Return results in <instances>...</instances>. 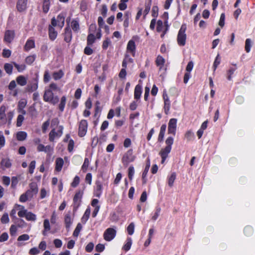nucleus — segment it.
Instances as JSON below:
<instances>
[{"label": "nucleus", "instance_id": "nucleus-1", "mask_svg": "<svg viewBox=\"0 0 255 255\" xmlns=\"http://www.w3.org/2000/svg\"><path fill=\"white\" fill-rule=\"evenodd\" d=\"M84 192V188L82 189H78L75 192L73 198V203L72 205L73 212H76L81 206Z\"/></svg>", "mask_w": 255, "mask_h": 255}, {"label": "nucleus", "instance_id": "nucleus-2", "mask_svg": "<svg viewBox=\"0 0 255 255\" xmlns=\"http://www.w3.org/2000/svg\"><path fill=\"white\" fill-rule=\"evenodd\" d=\"M186 28V25L183 24L178 32L177 42L178 45L180 46H184L186 44L187 35L185 32Z\"/></svg>", "mask_w": 255, "mask_h": 255}, {"label": "nucleus", "instance_id": "nucleus-3", "mask_svg": "<svg viewBox=\"0 0 255 255\" xmlns=\"http://www.w3.org/2000/svg\"><path fill=\"white\" fill-rule=\"evenodd\" d=\"M135 159V156L133 155V150L130 149L124 154L122 160L124 165H128L129 162H133Z\"/></svg>", "mask_w": 255, "mask_h": 255}, {"label": "nucleus", "instance_id": "nucleus-4", "mask_svg": "<svg viewBox=\"0 0 255 255\" xmlns=\"http://www.w3.org/2000/svg\"><path fill=\"white\" fill-rule=\"evenodd\" d=\"M88 129V122L86 120H82L79 125L78 128V136L82 137L84 136Z\"/></svg>", "mask_w": 255, "mask_h": 255}, {"label": "nucleus", "instance_id": "nucleus-5", "mask_svg": "<svg viewBox=\"0 0 255 255\" xmlns=\"http://www.w3.org/2000/svg\"><path fill=\"white\" fill-rule=\"evenodd\" d=\"M116 230L112 228L107 229L103 235L104 239L108 242L112 241L116 236Z\"/></svg>", "mask_w": 255, "mask_h": 255}, {"label": "nucleus", "instance_id": "nucleus-6", "mask_svg": "<svg viewBox=\"0 0 255 255\" xmlns=\"http://www.w3.org/2000/svg\"><path fill=\"white\" fill-rule=\"evenodd\" d=\"M44 100L46 102H51L53 104L58 102V98L53 97V93L50 89L45 90L43 96Z\"/></svg>", "mask_w": 255, "mask_h": 255}, {"label": "nucleus", "instance_id": "nucleus-7", "mask_svg": "<svg viewBox=\"0 0 255 255\" xmlns=\"http://www.w3.org/2000/svg\"><path fill=\"white\" fill-rule=\"evenodd\" d=\"M176 119L172 118L170 119L168 125V133L175 135L177 128Z\"/></svg>", "mask_w": 255, "mask_h": 255}, {"label": "nucleus", "instance_id": "nucleus-8", "mask_svg": "<svg viewBox=\"0 0 255 255\" xmlns=\"http://www.w3.org/2000/svg\"><path fill=\"white\" fill-rule=\"evenodd\" d=\"M70 17L66 19L67 26L65 28V41L69 42L72 38L71 30L70 28Z\"/></svg>", "mask_w": 255, "mask_h": 255}, {"label": "nucleus", "instance_id": "nucleus-9", "mask_svg": "<svg viewBox=\"0 0 255 255\" xmlns=\"http://www.w3.org/2000/svg\"><path fill=\"white\" fill-rule=\"evenodd\" d=\"M163 99L164 100V111L166 115H168L169 113L171 103L169 98L168 96L166 91H163Z\"/></svg>", "mask_w": 255, "mask_h": 255}, {"label": "nucleus", "instance_id": "nucleus-10", "mask_svg": "<svg viewBox=\"0 0 255 255\" xmlns=\"http://www.w3.org/2000/svg\"><path fill=\"white\" fill-rule=\"evenodd\" d=\"M51 24L52 26L58 25L61 28L64 26V15L63 13L60 14L56 19L53 17L51 19Z\"/></svg>", "mask_w": 255, "mask_h": 255}, {"label": "nucleus", "instance_id": "nucleus-11", "mask_svg": "<svg viewBox=\"0 0 255 255\" xmlns=\"http://www.w3.org/2000/svg\"><path fill=\"white\" fill-rule=\"evenodd\" d=\"M127 52L130 53L133 57L135 56L136 45L133 39L128 41L127 46Z\"/></svg>", "mask_w": 255, "mask_h": 255}, {"label": "nucleus", "instance_id": "nucleus-12", "mask_svg": "<svg viewBox=\"0 0 255 255\" xmlns=\"http://www.w3.org/2000/svg\"><path fill=\"white\" fill-rule=\"evenodd\" d=\"M70 135L66 134L65 137V142H67V150L69 153H73L75 146V142L72 139H69Z\"/></svg>", "mask_w": 255, "mask_h": 255}, {"label": "nucleus", "instance_id": "nucleus-13", "mask_svg": "<svg viewBox=\"0 0 255 255\" xmlns=\"http://www.w3.org/2000/svg\"><path fill=\"white\" fill-rule=\"evenodd\" d=\"M171 149L165 146L164 148L161 149L159 152V155L161 157V163H163L167 158L168 154L170 152Z\"/></svg>", "mask_w": 255, "mask_h": 255}, {"label": "nucleus", "instance_id": "nucleus-14", "mask_svg": "<svg viewBox=\"0 0 255 255\" xmlns=\"http://www.w3.org/2000/svg\"><path fill=\"white\" fill-rule=\"evenodd\" d=\"M103 185L101 181H97L96 182V187L94 190V195L100 198L102 193Z\"/></svg>", "mask_w": 255, "mask_h": 255}, {"label": "nucleus", "instance_id": "nucleus-15", "mask_svg": "<svg viewBox=\"0 0 255 255\" xmlns=\"http://www.w3.org/2000/svg\"><path fill=\"white\" fill-rule=\"evenodd\" d=\"M150 164L149 160L148 159L146 162L144 169L142 173V183L143 185L145 184L147 182V179L146 178V176L150 167Z\"/></svg>", "mask_w": 255, "mask_h": 255}, {"label": "nucleus", "instance_id": "nucleus-16", "mask_svg": "<svg viewBox=\"0 0 255 255\" xmlns=\"http://www.w3.org/2000/svg\"><path fill=\"white\" fill-rule=\"evenodd\" d=\"M27 0H18L16 8L19 12H22L26 8Z\"/></svg>", "mask_w": 255, "mask_h": 255}, {"label": "nucleus", "instance_id": "nucleus-17", "mask_svg": "<svg viewBox=\"0 0 255 255\" xmlns=\"http://www.w3.org/2000/svg\"><path fill=\"white\" fill-rule=\"evenodd\" d=\"M14 37V32L13 30H7L4 33V40L10 43Z\"/></svg>", "mask_w": 255, "mask_h": 255}, {"label": "nucleus", "instance_id": "nucleus-18", "mask_svg": "<svg viewBox=\"0 0 255 255\" xmlns=\"http://www.w3.org/2000/svg\"><path fill=\"white\" fill-rule=\"evenodd\" d=\"M166 129V124L162 125L160 127V131H159L158 138H157L158 142H161L163 141Z\"/></svg>", "mask_w": 255, "mask_h": 255}, {"label": "nucleus", "instance_id": "nucleus-19", "mask_svg": "<svg viewBox=\"0 0 255 255\" xmlns=\"http://www.w3.org/2000/svg\"><path fill=\"white\" fill-rule=\"evenodd\" d=\"M142 93V87L141 85L138 84L137 85L134 89V98L136 100H138L140 99L141 95Z\"/></svg>", "mask_w": 255, "mask_h": 255}, {"label": "nucleus", "instance_id": "nucleus-20", "mask_svg": "<svg viewBox=\"0 0 255 255\" xmlns=\"http://www.w3.org/2000/svg\"><path fill=\"white\" fill-rule=\"evenodd\" d=\"M165 63V59L161 55L157 56L155 60V64L157 67H159V70H161Z\"/></svg>", "mask_w": 255, "mask_h": 255}, {"label": "nucleus", "instance_id": "nucleus-21", "mask_svg": "<svg viewBox=\"0 0 255 255\" xmlns=\"http://www.w3.org/2000/svg\"><path fill=\"white\" fill-rule=\"evenodd\" d=\"M38 88L37 82L35 79L30 83L27 86L26 90L28 92H32L35 91Z\"/></svg>", "mask_w": 255, "mask_h": 255}, {"label": "nucleus", "instance_id": "nucleus-22", "mask_svg": "<svg viewBox=\"0 0 255 255\" xmlns=\"http://www.w3.org/2000/svg\"><path fill=\"white\" fill-rule=\"evenodd\" d=\"M54 26H52V25H49V38L51 40H54L57 35V32L55 30V29L53 27Z\"/></svg>", "mask_w": 255, "mask_h": 255}, {"label": "nucleus", "instance_id": "nucleus-23", "mask_svg": "<svg viewBox=\"0 0 255 255\" xmlns=\"http://www.w3.org/2000/svg\"><path fill=\"white\" fill-rule=\"evenodd\" d=\"M91 213V210L90 208H87L81 219V222L83 224H85L89 218L90 215Z\"/></svg>", "mask_w": 255, "mask_h": 255}, {"label": "nucleus", "instance_id": "nucleus-24", "mask_svg": "<svg viewBox=\"0 0 255 255\" xmlns=\"http://www.w3.org/2000/svg\"><path fill=\"white\" fill-rule=\"evenodd\" d=\"M70 27L74 32H78L80 28L78 21L73 19L71 22Z\"/></svg>", "mask_w": 255, "mask_h": 255}, {"label": "nucleus", "instance_id": "nucleus-25", "mask_svg": "<svg viewBox=\"0 0 255 255\" xmlns=\"http://www.w3.org/2000/svg\"><path fill=\"white\" fill-rule=\"evenodd\" d=\"M63 164L64 161L63 159L61 158H58L56 160L55 170L57 171H61Z\"/></svg>", "mask_w": 255, "mask_h": 255}, {"label": "nucleus", "instance_id": "nucleus-26", "mask_svg": "<svg viewBox=\"0 0 255 255\" xmlns=\"http://www.w3.org/2000/svg\"><path fill=\"white\" fill-rule=\"evenodd\" d=\"M96 40V37L94 34H88L87 39V44L88 46H92Z\"/></svg>", "mask_w": 255, "mask_h": 255}, {"label": "nucleus", "instance_id": "nucleus-27", "mask_svg": "<svg viewBox=\"0 0 255 255\" xmlns=\"http://www.w3.org/2000/svg\"><path fill=\"white\" fill-rule=\"evenodd\" d=\"M27 136V133L25 131H20L16 133L17 139L19 141H23L25 140Z\"/></svg>", "mask_w": 255, "mask_h": 255}, {"label": "nucleus", "instance_id": "nucleus-28", "mask_svg": "<svg viewBox=\"0 0 255 255\" xmlns=\"http://www.w3.org/2000/svg\"><path fill=\"white\" fill-rule=\"evenodd\" d=\"M132 245V240L130 238H128L126 241V243L123 247V250L126 252L129 251Z\"/></svg>", "mask_w": 255, "mask_h": 255}, {"label": "nucleus", "instance_id": "nucleus-29", "mask_svg": "<svg viewBox=\"0 0 255 255\" xmlns=\"http://www.w3.org/2000/svg\"><path fill=\"white\" fill-rule=\"evenodd\" d=\"M176 174L175 172H172L170 176L168 178V184L169 187H171L173 186L174 182L176 179Z\"/></svg>", "mask_w": 255, "mask_h": 255}, {"label": "nucleus", "instance_id": "nucleus-30", "mask_svg": "<svg viewBox=\"0 0 255 255\" xmlns=\"http://www.w3.org/2000/svg\"><path fill=\"white\" fill-rule=\"evenodd\" d=\"M89 164L90 160L89 158L87 157L85 158L84 163L81 167L83 172L85 173L87 171Z\"/></svg>", "mask_w": 255, "mask_h": 255}, {"label": "nucleus", "instance_id": "nucleus-31", "mask_svg": "<svg viewBox=\"0 0 255 255\" xmlns=\"http://www.w3.org/2000/svg\"><path fill=\"white\" fill-rule=\"evenodd\" d=\"M185 137L187 141L193 140L195 138L194 134L191 130H187L185 134Z\"/></svg>", "mask_w": 255, "mask_h": 255}, {"label": "nucleus", "instance_id": "nucleus-32", "mask_svg": "<svg viewBox=\"0 0 255 255\" xmlns=\"http://www.w3.org/2000/svg\"><path fill=\"white\" fill-rule=\"evenodd\" d=\"M16 81L18 84L23 86L27 83V80L23 76H19L16 78Z\"/></svg>", "mask_w": 255, "mask_h": 255}, {"label": "nucleus", "instance_id": "nucleus-33", "mask_svg": "<svg viewBox=\"0 0 255 255\" xmlns=\"http://www.w3.org/2000/svg\"><path fill=\"white\" fill-rule=\"evenodd\" d=\"M160 212H161V208L159 207V206H157L155 209V213L151 218L152 220L154 221H156L157 219V218H158V217L160 215Z\"/></svg>", "mask_w": 255, "mask_h": 255}, {"label": "nucleus", "instance_id": "nucleus-34", "mask_svg": "<svg viewBox=\"0 0 255 255\" xmlns=\"http://www.w3.org/2000/svg\"><path fill=\"white\" fill-rule=\"evenodd\" d=\"M34 41L32 40H28L25 45L24 48L25 50H29L31 48L34 47Z\"/></svg>", "mask_w": 255, "mask_h": 255}, {"label": "nucleus", "instance_id": "nucleus-35", "mask_svg": "<svg viewBox=\"0 0 255 255\" xmlns=\"http://www.w3.org/2000/svg\"><path fill=\"white\" fill-rule=\"evenodd\" d=\"M0 164L1 166H4L6 168H9L11 165L10 160L8 158L2 159L1 161Z\"/></svg>", "mask_w": 255, "mask_h": 255}, {"label": "nucleus", "instance_id": "nucleus-36", "mask_svg": "<svg viewBox=\"0 0 255 255\" xmlns=\"http://www.w3.org/2000/svg\"><path fill=\"white\" fill-rule=\"evenodd\" d=\"M30 191L33 194H36L38 192V187L36 183L32 182L29 184Z\"/></svg>", "mask_w": 255, "mask_h": 255}, {"label": "nucleus", "instance_id": "nucleus-37", "mask_svg": "<svg viewBox=\"0 0 255 255\" xmlns=\"http://www.w3.org/2000/svg\"><path fill=\"white\" fill-rule=\"evenodd\" d=\"M134 174V168L132 165L130 166L128 168V177L130 181L133 179Z\"/></svg>", "mask_w": 255, "mask_h": 255}, {"label": "nucleus", "instance_id": "nucleus-38", "mask_svg": "<svg viewBox=\"0 0 255 255\" xmlns=\"http://www.w3.org/2000/svg\"><path fill=\"white\" fill-rule=\"evenodd\" d=\"M254 230L252 227L247 226L245 228L244 233L247 236H250L253 233Z\"/></svg>", "mask_w": 255, "mask_h": 255}, {"label": "nucleus", "instance_id": "nucleus-39", "mask_svg": "<svg viewBox=\"0 0 255 255\" xmlns=\"http://www.w3.org/2000/svg\"><path fill=\"white\" fill-rule=\"evenodd\" d=\"M44 230L43 232V234L44 236L46 235V232L47 231L50 230V224L49 220L47 219H45L44 221Z\"/></svg>", "mask_w": 255, "mask_h": 255}, {"label": "nucleus", "instance_id": "nucleus-40", "mask_svg": "<svg viewBox=\"0 0 255 255\" xmlns=\"http://www.w3.org/2000/svg\"><path fill=\"white\" fill-rule=\"evenodd\" d=\"M82 228V226L80 223H78L73 232V236L77 237Z\"/></svg>", "mask_w": 255, "mask_h": 255}, {"label": "nucleus", "instance_id": "nucleus-41", "mask_svg": "<svg viewBox=\"0 0 255 255\" xmlns=\"http://www.w3.org/2000/svg\"><path fill=\"white\" fill-rule=\"evenodd\" d=\"M4 69L5 72L8 74L10 75L12 72L13 67L11 64L9 63H5L4 65Z\"/></svg>", "mask_w": 255, "mask_h": 255}, {"label": "nucleus", "instance_id": "nucleus-42", "mask_svg": "<svg viewBox=\"0 0 255 255\" xmlns=\"http://www.w3.org/2000/svg\"><path fill=\"white\" fill-rule=\"evenodd\" d=\"M174 138L172 136H168L165 140L166 147L172 148V145L173 144Z\"/></svg>", "mask_w": 255, "mask_h": 255}, {"label": "nucleus", "instance_id": "nucleus-43", "mask_svg": "<svg viewBox=\"0 0 255 255\" xmlns=\"http://www.w3.org/2000/svg\"><path fill=\"white\" fill-rule=\"evenodd\" d=\"M252 46V41L250 39L248 38L246 40L245 42V50L247 53H249L251 51V48Z\"/></svg>", "mask_w": 255, "mask_h": 255}, {"label": "nucleus", "instance_id": "nucleus-44", "mask_svg": "<svg viewBox=\"0 0 255 255\" xmlns=\"http://www.w3.org/2000/svg\"><path fill=\"white\" fill-rule=\"evenodd\" d=\"M152 0H149L148 2H145V8L143 11V13L145 15H146L150 11V7L151 5Z\"/></svg>", "mask_w": 255, "mask_h": 255}, {"label": "nucleus", "instance_id": "nucleus-45", "mask_svg": "<svg viewBox=\"0 0 255 255\" xmlns=\"http://www.w3.org/2000/svg\"><path fill=\"white\" fill-rule=\"evenodd\" d=\"M134 231V224L133 223H131L127 227V232L129 235H132Z\"/></svg>", "mask_w": 255, "mask_h": 255}, {"label": "nucleus", "instance_id": "nucleus-46", "mask_svg": "<svg viewBox=\"0 0 255 255\" xmlns=\"http://www.w3.org/2000/svg\"><path fill=\"white\" fill-rule=\"evenodd\" d=\"M80 183V177L78 176H76L72 183H71V187L73 188L76 187Z\"/></svg>", "mask_w": 255, "mask_h": 255}, {"label": "nucleus", "instance_id": "nucleus-47", "mask_svg": "<svg viewBox=\"0 0 255 255\" xmlns=\"http://www.w3.org/2000/svg\"><path fill=\"white\" fill-rule=\"evenodd\" d=\"M26 219L28 221H34L36 220V216L31 212H27L26 215Z\"/></svg>", "mask_w": 255, "mask_h": 255}, {"label": "nucleus", "instance_id": "nucleus-48", "mask_svg": "<svg viewBox=\"0 0 255 255\" xmlns=\"http://www.w3.org/2000/svg\"><path fill=\"white\" fill-rule=\"evenodd\" d=\"M158 7L157 5H154L152 8L151 15L152 16L156 18L158 16Z\"/></svg>", "mask_w": 255, "mask_h": 255}, {"label": "nucleus", "instance_id": "nucleus-49", "mask_svg": "<svg viewBox=\"0 0 255 255\" xmlns=\"http://www.w3.org/2000/svg\"><path fill=\"white\" fill-rule=\"evenodd\" d=\"M0 221L2 224L8 223L9 222V218L8 214L6 213L3 214L0 219Z\"/></svg>", "mask_w": 255, "mask_h": 255}, {"label": "nucleus", "instance_id": "nucleus-50", "mask_svg": "<svg viewBox=\"0 0 255 255\" xmlns=\"http://www.w3.org/2000/svg\"><path fill=\"white\" fill-rule=\"evenodd\" d=\"M5 110H6V108L4 106H2L0 107V120H3L5 118V117H6V115L5 114Z\"/></svg>", "mask_w": 255, "mask_h": 255}, {"label": "nucleus", "instance_id": "nucleus-51", "mask_svg": "<svg viewBox=\"0 0 255 255\" xmlns=\"http://www.w3.org/2000/svg\"><path fill=\"white\" fill-rule=\"evenodd\" d=\"M220 62H221V58L220 57L219 54H218L215 58V60L214 64H213V67L214 68V70H216V69L217 68L218 66L220 64Z\"/></svg>", "mask_w": 255, "mask_h": 255}, {"label": "nucleus", "instance_id": "nucleus-52", "mask_svg": "<svg viewBox=\"0 0 255 255\" xmlns=\"http://www.w3.org/2000/svg\"><path fill=\"white\" fill-rule=\"evenodd\" d=\"M225 14L224 13H222L221 14L220 20L219 22V25L223 27L225 25Z\"/></svg>", "mask_w": 255, "mask_h": 255}, {"label": "nucleus", "instance_id": "nucleus-53", "mask_svg": "<svg viewBox=\"0 0 255 255\" xmlns=\"http://www.w3.org/2000/svg\"><path fill=\"white\" fill-rule=\"evenodd\" d=\"M107 11L108 8L107 5L106 4H103L101 9V14L104 17H105L107 16Z\"/></svg>", "mask_w": 255, "mask_h": 255}, {"label": "nucleus", "instance_id": "nucleus-54", "mask_svg": "<svg viewBox=\"0 0 255 255\" xmlns=\"http://www.w3.org/2000/svg\"><path fill=\"white\" fill-rule=\"evenodd\" d=\"M58 136V134L57 133H56L55 131V129H53L49 133V140L51 141H53V140L54 139V137L55 136Z\"/></svg>", "mask_w": 255, "mask_h": 255}, {"label": "nucleus", "instance_id": "nucleus-55", "mask_svg": "<svg viewBox=\"0 0 255 255\" xmlns=\"http://www.w3.org/2000/svg\"><path fill=\"white\" fill-rule=\"evenodd\" d=\"M35 55L29 56H27L25 59V62L28 64H32L35 60Z\"/></svg>", "mask_w": 255, "mask_h": 255}, {"label": "nucleus", "instance_id": "nucleus-56", "mask_svg": "<svg viewBox=\"0 0 255 255\" xmlns=\"http://www.w3.org/2000/svg\"><path fill=\"white\" fill-rule=\"evenodd\" d=\"M63 72L61 70H60L58 72H54L53 74V77L55 80L59 79L60 78L62 77Z\"/></svg>", "mask_w": 255, "mask_h": 255}, {"label": "nucleus", "instance_id": "nucleus-57", "mask_svg": "<svg viewBox=\"0 0 255 255\" xmlns=\"http://www.w3.org/2000/svg\"><path fill=\"white\" fill-rule=\"evenodd\" d=\"M65 223L66 228H69L72 223L71 218L69 215L65 216Z\"/></svg>", "mask_w": 255, "mask_h": 255}, {"label": "nucleus", "instance_id": "nucleus-58", "mask_svg": "<svg viewBox=\"0 0 255 255\" xmlns=\"http://www.w3.org/2000/svg\"><path fill=\"white\" fill-rule=\"evenodd\" d=\"M91 46H87L84 50V54L87 55H90L93 53V50L90 47Z\"/></svg>", "mask_w": 255, "mask_h": 255}, {"label": "nucleus", "instance_id": "nucleus-59", "mask_svg": "<svg viewBox=\"0 0 255 255\" xmlns=\"http://www.w3.org/2000/svg\"><path fill=\"white\" fill-rule=\"evenodd\" d=\"M237 68H230L228 71V77L227 79L228 80H231L232 79V75L234 74V72L236 71Z\"/></svg>", "mask_w": 255, "mask_h": 255}, {"label": "nucleus", "instance_id": "nucleus-60", "mask_svg": "<svg viewBox=\"0 0 255 255\" xmlns=\"http://www.w3.org/2000/svg\"><path fill=\"white\" fill-rule=\"evenodd\" d=\"M36 162L35 160L31 161L29 166V172L30 174H32L34 171V169L35 167Z\"/></svg>", "mask_w": 255, "mask_h": 255}, {"label": "nucleus", "instance_id": "nucleus-61", "mask_svg": "<svg viewBox=\"0 0 255 255\" xmlns=\"http://www.w3.org/2000/svg\"><path fill=\"white\" fill-rule=\"evenodd\" d=\"M24 120V117L22 115H19L17 119L16 126L17 127H20Z\"/></svg>", "mask_w": 255, "mask_h": 255}, {"label": "nucleus", "instance_id": "nucleus-62", "mask_svg": "<svg viewBox=\"0 0 255 255\" xmlns=\"http://www.w3.org/2000/svg\"><path fill=\"white\" fill-rule=\"evenodd\" d=\"M94 247V244L92 242H90L86 246L85 250L87 252L90 253L93 251Z\"/></svg>", "mask_w": 255, "mask_h": 255}, {"label": "nucleus", "instance_id": "nucleus-63", "mask_svg": "<svg viewBox=\"0 0 255 255\" xmlns=\"http://www.w3.org/2000/svg\"><path fill=\"white\" fill-rule=\"evenodd\" d=\"M98 142H99V138L97 136H94L92 139V141L91 143V147L92 148L96 147V146L97 145Z\"/></svg>", "mask_w": 255, "mask_h": 255}, {"label": "nucleus", "instance_id": "nucleus-64", "mask_svg": "<svg viewBox=\"0 0 255 255\" xmlns=\"http://www.w3.org/2000/svg\"><path fill=\"white\" fill-rule=\"evenodd\" d=\"M29 239V236L27 234H23L18 237L17 239L18 241H27Z\"/></svg>", "mask_w": 255, "mask_h": 255}]
</instances>
